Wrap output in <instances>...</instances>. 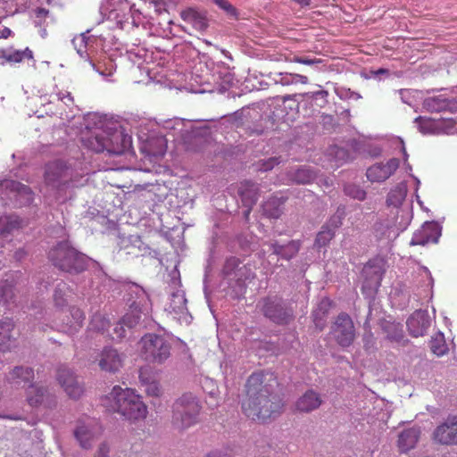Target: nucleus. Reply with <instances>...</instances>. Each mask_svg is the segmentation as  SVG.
Returning <instances> with one entry per match:
<instances>
[{"mask_svg": "<svg viewBox=\"0 0 457 457\" xmlns=\"http://www.w3.org/2000/svg\"><path fill=\"white\" fill-rule=\"evenodd\" d=\"M399 165L400 161L397 158H392L385 164L376 163L367 170V179L372 183L383 182L395 172Z\"/></svg>", "mask_w": 457, "mask_h": 457, "instance_id": "obj_14", "label": "nucleus"}, {"mask_svg": "<svg viewBox=\"0 0 457 457\" xmlns=\"http://www.w3.org/2000/svg\"><path fill=\"white\" fill-rule=\"evenodd\" d=\"M364 283L361 288L362 293L368 291H377L381 285L383 272L379 267L366 264L362 270Z\"/></svg>", "mask_w": 457, "mask_h": 457, "instance_id": "obj_19", "label": "nucleus"}, {"mask_svg": "<svg viewBox=\"0 0 457 457\" xmlns=\"http://www.w3.org/2000/svg\"><path fill=\"white\" fill-rule=\"evenodd\" d=\"M315 174L308 168H301L295 170L291 179L298 184H307L312 181Z\"/></svg>", "mask_w": 457, "mask_h": 457, "instance_id": "obj_34", "label": "nucleus"}, {"mask_svg": "<svg viewBox=\"0 0 457 457\" xmlns=\"http://www.w3.org/2000/svg\"><path fill=\"white\" fill-rule=\"evenodd\" d=\"M13 371H21L20 368L16 367Z\"/></svg>", "mask_w": 457, "mask_h": 457, "instance_id": "obj_58", "label": "nucleus"}, {"mask_svg": "<svg viewBox=\"0 0 457 457\" xmlns=\"http://www.w3.org/2000/svg\"><path fill=\"white\" fill-rule=\"evenodd\" d=\"M32 58L33 53L29 47H26L24 50H15L12 47L0 49V64L2 65L5 62L19 63L24 59Z\"/></svg>", "mask_w": 457, "mask_h": 457, "instance_id": "obj_22", "label": "nucleus"}, {"mask_svg": "<svg viewBox=\"0 0 457 457\" xmlns=\"http://www.w3.org/2000/svg\"><path fill=\"white\" fill-rule=\"evenodd\" d=\"M406 325L410 334L414 337H418L427 332L430 326V321L425 312L417 311L410 316Z\"/></svg>", "mask_w": 457, "mask_h": 457, "instance_id": "obj_18", "label": "nucleus"}, {"mask_svg": "<svg viewBox=\"0 0 457 457\" xmlns=\"http://www.w3.org/2000/svg\"><path fill=\"white\" fill-rule=\"evenodd\" d=\"M49 262L58 270L68 273H80L87 268V258L67 241L58 242L47 253Z\"/></svg>", "mask_w": 457, "mask_h": 457, "instance_id": "obj_5", "label": "nucleus"}, {"mask_svg": "<svg viewBox=\"0 0 457 457\" xmlns=\"http://www.w3.org/2000/svg\"><path fill=\"white\" fill-rule=\"evenodd\" d=\"M344 191L346 195L359 200L363 201L366 198V191L362 189L360 186L355 184H347L344 187Z\"/></svg>", "mask_w": 457, "mask_h": 457, "instance_id": "obj_36", "label": "nucleus"}, {"mask_svg": "<svg viewBox=\"0 0 457 457\" xmlns=\"http://www.w3.org/2000/svg\"><path fill=\"white\" fill-rule=\"evenodd\" d=\"M420 436L419 428H410L402 431L398 436L397 446L399 451L406 453L414 448Z\"/></svg>", "mask_w": 457, "mask_h": 457, "instance_id": "obj_23", "label": "nucleus"}, {"mask_svg": "<svg viewBox=\"0 0 457 457\" xmlns=\"http://www.w3.org/2000/svg\"><path fill=\"white\" fill-rule=\"evenodd\" d=\"M15 328L13 320L10 318H4L0 320V351L3 353L10 352L16 338L13 337L12 332Z\"/></svg>", "mask_w": 457, "mask_h": 457, "instance_id": "obj_20", "label": "nucleus"}, {"mask_svg": "<svg viewBox=\"0 0 457 457\" xmlns=\"http://www.w3.org/2000/svg\"><path fill=\"white\" fill-rule=\"evenodd\" d=\"M317 94H326L327 95V91L318 92Z\"/></svg>", "mask_w": 457, "mask_h": 457, "instance_id": "obj_57", "label": "nucleus"}, {"mask_svg": "<svg viewBox=\"0 0 457 457\" xmlns=\"http://www.w3.org/2000/svg\"><path fill=\"white\" fill-rule=\"evenodd\" d=\"M12 30L7 27L0 28V39H6L12 36Z\"/></svg>", "mask_w": 457, "mask_h": 457, "instance_id": "obj_49", "label": "nucleus"}, {"mask_svg": "<svg viewBox=\"0 0 457 457\" xmlns=\"http://www.w3.org/2000/svg\"><path fill=\"white\" fill-rule=\"evenodd\" d=\"M110 447L106 442H103L97 448L94 457H109Z\"/></svg>", "mask_w": 457, "mask_h": 457, "instance_id": "obj_46", "label": "nucleus"}, {"mask_svg": "<svg viewBox=\"0 0 457 457\" xmlns=\"http://www.w3.org/2000/svg\"><path fill=\"white\" fill-rule=\"evenodd\" d=\"M152 373H139V379L145 386L146 395L150 396H159L162 394L160 384L151 377Z\"/></svg>", "mask_w": 457, "mask_h": 457, "instance_id": "obj_29", "label": "nucleus"}, {"mask_svg": "<svg viewBox=\"0 0 457 457\" xmlns=\"http://www.w3.org/2000/svg\"><path fill=\"white\" fill-rule=\"evenodd\" d=\"M101 403L109 412L118 413L130 422L144 420L148 414L142 396L129 387L114 386L108 395L102 397Z\"/></svg>", "mask_w": 457, "mask_h": 457, "instance_id": "obj_2", "label": "nucleus"}, {"mask_svg": "<svg viewBox=\"0 0 457 457\" xmlns=\"http://www.w3.org/2000/svg\"><path fill=\"white\" fill-rule=\"evenodd\" d=\"M441 236V231L436 223L427 222L419 230H417L411 241L413 245H425L428 244H436Z\"/></svg>", "mask_w": 457, "mask_h": 457, "instance_id": "obj_16", "label": "nucleus"}, {"mask_svg": "<svg viewBox=\"0 0 457 457\" xmlns=\"http://www.w3.org/2000/svg\"><path fill=\"white\" fill-rule=\"evenodd\" d=\"M83 145L96 153L107 151L120 155L132 145V137L120 129H99L82 138Z\"/></svg>", "mask_w": 457, "mask_h": 457, "instance_id": "obj_3", "label": "nucleus"}, {"mask_svg": "<svg viewBox=\"0 0 457 457\" xmlns=\"http://www.w3.org/2000/svg\"><path fill=\"white\" fill-rule=\"evenodd\" d=\"M345 154V151L344 149H338L337 152V156H343Z\"/></svg>", "mask_w": 457, "mask_h": 457, "instance_id": "obj_53", "label": "nucleus"}, {"mask_svg": "<svg viewBox=\"0 0 457 457\" xmlns=\"http://www.w3.org/2000/svg\"><path fill=\"white\" fill-rule=\"evenodd\" d=\"M81 176L66 162L56 160L46 165L44 181L56 198L65 196L68 190L78 187Z\"/></svg>", "mask_w": 457, "mask_h": 457, "instance_id": "obj_4", "label": "nucleus"}, {"mask_svg": "<svg viewBox=\"0 0 457 457\" xmlns=\"http://www.w3.org/2000/svg\"><path fill=\"white\" fill-rule=\"evenodd\" d=\"M125 325L120 321L119 324L116 325L114 328V332L117 334L118 337H125Z\"/></svg>", "mask_w": 457, "mask_h": 457, "instance_id": "obj_48", "label": "nucleus"}, {"mask_svg": "<svg viewBox=\"0 0 457 457\" xmlns=\"http://www.w3.org/2000/svg\"><path fill=\"white\" fill-rule=\"evenodd\" d=\"M1 297L4 299L5 302L11 300L13 296L12 287L11 285H4L0 287Z\"/></svg>", "mask_w": 457, "mask_h": 457, "instance_id": "obj_45", "label": "nucleus"}, {"mask_svg": "<svg viewBox=\"0 0 457 457\" xmlns=\"http://www.w3.org/2000/svg\"><path fill=\"white\" fill-rule=\"evenodd\" d=\"M102 429L96 421L88 419L87 421L79 422L74 431L75 437L82 448L88 449L92 443L101 435Z\"/></svg>", "mask_w": 457, "mask_h": 457, "instance_id": "obj_12", "label": "nucleus"}, {"mask_svg": "<svg viewBox=\"0 0 457 457\" xmlns=\"http://www.w3.org/2000/svg\"><path fill=\"white\" fill-rule=\"evenodd\" d=\"M205 457H230V456L224 453L213 452L212 453H209Z\"/></svg>", "mask_w": 457, "mask_h": 457, "instance_id": "obj_52", "label": "nucleus"}, {"mask_svg": "<svg viewBox=\"0 0 457 457\" xmlns=\"http://www.w3.org/2000/svg\"><path fill=\"white\" fill-rule=\"evenodd\" d=\"M49 15V11L43 7H38L35 10V23L37 26H42L45 23L46 19Z\"/></svg>", "mask_w": 457, "mask_h": 457, "instance_id": "obj_41", "label": "nucleus"}, {"mask_svg": "<svg viewBox=\"0 0 457 457\" xmlns=\"http://www.w3.org/2000/svg\"><path fill=\"white\" fill-rule=\"evenodd\" d=\"M238 195L245 206L253 207L259 196V187L249 180L242 181L238 187Z\"/></svg>", "mask_w": 457, "mask_h": 457, "instance_id": "obj_24", "label": "nucleus"}, {"mask_svg": "<svg viewBox=\"0 0 457 457\" xmlns=\"http://www.w3.org/2000/svg\"><path fill=\"white\" fill-rule=\"evenodd\" d=\"M110 328V321L102 314H95L90 321V328L92 330L104 333Z\"/></svg>", "mask_w": 457, "mask_h": 457, "instance_id": "obj_35", "label": "nucleus"}, {"mask_svg": "<svg viewBox=\"0 0 457 457\" xmlns=\"http://www.w3.org/2000/svg\"><path fill=\"white\" fill-rule=\"evenodd\" d=\"M17 378H19L21 381H17V383L21 384L23 382L22 387H25L26 384L29 381V378L27 377H23L22 375H25V373H16ZM29 372H27L26 375H29Z\"/></svg>", "mask_w": 457, "mask_h": 457, "instance_id": "obj_51", "label": "nucleus"}, {"mask_svg": "<svg viewBox=\"0 0 457 457\" xmlns=\"http://www.w3.org/2000/svg\"><path fill=\"white\" fill-rule=\"evenodd\" d=\"M403 154H404L405 156H407V153H406V150H405V148H404V147H403Z\"/></svg>", "mask_w": 457, "mask_h": 457, "instance_id": "obj_55", "label": "nucleus"}, {"mask_svg": "<svg viewBox=\"0 0 457 457\" xmlns=\"http://www.w3.org/2000/svg\"><path fill=\"white\" fill-rule=\"evenodd\" d=\"M261 304L263 315L274 323L287 324L292 320L293 312L285 308L281 299L278 297H265Z\"/></svg>", "mask_w": 457, "mask_h": 457, "instance_id": "obj_10", "label": "nucleus"}, {"mask_svg": "<svg viewBox=\"0 0 457 457\" xmlns=\"http://www.w3.org/2000/svg\"><path fill=\"white\" fill-rule=\"evenodd\" d=\"M214 3L221 9L227 12L228 14L235 16L237 14L236 8L227 0H214Z\"/></svg>", "mask_w": 457, "mask_h": 457, "instance_id": "obj_42", "label": "nucleus"}, {"mask_svg": "<svg viewBox=\"0 0 457 457\" xmlns=\"http://www.w3.org/2000/svg\"><path fill=\"white\" fill-rule=\"evenodd\" d=\"M57 379L71 398L77 399L83 394V386L77 381L74 373H60Z\"/></svg>", "mask_w": 457, "mask_h": 457, "instance_id": "obj_21", "label": "nucleus"}, {"mask_svg": "<svg viewBox=\"0 0 457 457\" xmlns=\"http://www.w3.org/2000/svg\"><path fill=\"white\" fill-rule=\"evenodd\" d=\"M248 209L245 212V219H248L249 214L251 212L252 207H247Z\"/></svg>", "mask_w": 457, "mask_h": 457, "instance_id": "obj_54", "label": "nucleus"}, {"mask_svg": "<svg viewBox=\"0 0 457 457\" xmlns=\"http://www.w3.org/2000/svg\"><path fill=\"white\" fill-rule=\"evenodd\" d=\"M331 335L341 347L350 346L355 339V328L352 318L345 312H341L336 319Z\"/></svg>", "mask_w": 457, "mask_h": 457, "instance_id": "obj_9", "label": "nucleus"}, {"mask_svg": "<svg viewBox=\"0 0 457 457\" xmlns=\"http://www.w3.org/2000/svg\"><path fill=\"white\" fill-rule=\"evenodd\" d=\"M430 350L436 356H443L448 352V345L443 333L435 334L429 342Z\"/></svg>", "mask_w": 457, "mask_h": 457, "instance_id": "obj_30", "label": "nucleus"}, {"mask_svg": "<svg viewBox=\"0 0 457 457\" xmlns=\"http://www.w3.org/2000/svg\"><path fill=\"white\" fill-rule=\"evenodd\" d=\"M239 264V260L235 258V257H232L228 260H227L226 262V265H225V269L228 270H234L235 268H237Z\"/></svg>", "mask_w": 457, "mask_h": 457, "instance_id": "obj_47", "label": "nucleus"}, {"mask_svg": "<svg viewBox=\"0 0 457 457\" xmlns=\"http://www.w3.org/2000/svg\"><path fill=\"white\" fill-rule=\"evenodd\" d=\"M273 253L280 256L285 260L294 258L301 248V242L299 240H291L287 245H279L278 242L270 244Z\"/></svg>", "mask_w": 457, "mask_h": 457, "instance_id": "obj_25", "label": "nucleus"}, {"mask_svg": "<svg viewBox=\"0 0 457 457\" xmlns=\"http://www.w3.org/2000/svg\"><path fill=\"white\" fill-rule=\"evenodd\" d=\"M296 80L295 82H300L301 84H308L309 79L306 76L301 74H294L292 75Z\"/></svg>", "mask_w": 457, "mask_h": 457, "instance_id": "obj_50", "label": "nucleus"}, {"mask_svg": "<svg viewBox=\"0 0 457 457\" xmlns=\"http://www.w3.org/2000/svg\"><path fill=\"white\" fill-rule=\"evenodd\" d=\"M54 299L55 305L59 307L55 312V317L59 320L56 323L60 329L66 333H74L82 326L85 320V314L82 310L76 306L65 308L66 299L62 294V289L57 287L54 291Z\"/></svg>", "mask_w": 457, "mask_h": 457, "instance_id": "obj_7", "label": "nucleus"}, {"mask_svg": "<svg viewBox=\"0 0 457 457\" xmlns=\"http://www.w3.org/2000/svg\"><path fill=\"white\" fill-rule=\"evenodd\" d=\"M293 61L297 63L304 64V65H312L316 63H320V59H312L309 57H303V56H295Z\"/></svg>", "mask_w": 457, "mask_h": 457, "instance_id": "obj_44", "label": "nucleus"}, {"mask_svg": "<svg viewBox=\"0 0 457 457\" xmlns=\"http://www.w3.org/2000/svg\"><path fill=\"white\" fill-rule=\"evenodd\" d=\"M241 408L247 418L264 423L284 411L285 401L271 385L264 384V373H252L245 384Z\"/></svg>", "mask_w": 457, "mask_h": 457, "instance_id": "obj_1", "label": "nucleus"}, {"mask_svg": "<svg viewBox=\"0 0 457 457\" xmlns=\"http://www.w3.org/2000/svg\"><path fill=\"white\" fill-rule=\"evenodd\" d=\"M140 353L144 360L153 363H162L170 353V345L162 336L146 334L140 340Z\"/></svg>", "mask_w": 457, "mask_h": 457, "instance_id": "obj_8", "label": "nucleus"}, {"mask_svg": "<svg viewBox=\"0 0 457 457\" xmlns=\"http://www.w3.org/2000/svg\"><path fill=\"white\" fill-rule=\"evenodd\" d=\"M27 401L31 406L53 408L56 405V397L43 386L31 384L27 389Z\"/></svg>", "mask_w": 457, "mask_h": 457, "instance_id": "obj_13", "label": "nucleus"}, {"mask_svg": "<svg viewBox=\"0 0 457 457\" xmlns=\"http://www.w3.org/2000/svg\"><path fill=\"white\" fill-rule=\"evenodd\" d=\"M202 405L191 393H185L176 399L172 405L173 428L179 431H184L200 421Z\"/></svg>", "mask_w": 457, "mask_h": 457, "instance_id": "obj_6", "label": "nucleus"}, {"mask_svg": "<svg viewBox=\"0 0 457 457\" xmlns=\"http://www.w3.org/2000/svg\"><path fill=\"white\" fill-rule=\"evenodd\" d=\"M51 97L54 99H57L62 101L65 105L69 106L73 104V97L71 96V92L67 90H56L52 93Z\"/></svg>", "mask_w": 457, "mask_h": 457, "instance_id": "obj_38", "label": "nucleus"}, {"mask_svg": "<svg viewBox=\"0 0 457 457\" xmlns=\"http://www.w3.org/2000/svg\"><path fill=\"white\" fill-rule=\"evenodd\" d=\"M433 438L441 445H457V415L449 416L438 425L434 430Z\"/></svg>", "mask_w": 457, "mask_h": 457, "instance_id": "obj_11", "label": "nucleus"}, {"mask_svg": "<svg viewBox=\"0 0 457 457\" xmlns=\"http://www.w3.org/2000/svg\"><path fill=\"white\" fill-rule=\"evenodd\" d=\"M335 235V231L328 228V226H322L320 231L316 236L314 246L321 248L328 245Z\"/></svg>", "mask_w": 457, "mask_h": 457, "instance_id": "obj_31", "label": "nucleus"}, {"mask_svg": "<svg viewBox=\"0 0 457 457\" xmlns=\"http://www.w3.org/2000/svg\"><path fill=\"white\" fill-rule=\"evenodd\" d=\"M139 316H135L133 314L127 313L126 315L123 316L121 321L126 327L131 328L139 322Z\"/></svg>", "mask_w": 457, "mask_h": 457, "instance_id": "obj_43", "label": "nucleus"}, {"mask_svg": "<svg viewBox=\"0 0 457 457\" xmlns=\"http://www.w3.org/2000/svg\"><path fill=\"white\" fill-rule=\"evenodd\" d=\"M179 0H151L158 12L166 11L168 7L178 4Z\"/></svg>", "mask_w": 457, "mask_h": 457, "instance_id": "obj_40", "label": "nucleus"}, {"mask_svg": "<svg viewBox=\"0 0 457 457\" xmlns=\"http://www.w3.org/2000/svg\"><path fill=\"white\" fill-rule=\"evenodd\" d=\"M344 216H345L344 211L337 209L336 213L333 214L329 218L328 223L325 224L324 226H328V228H330L331 229H333L336 232V230L338 228H340L341 225L343 224Z\"/></svg>", "mask_w": 457, "mask_h": 457, "instance_id": "obj_37", "label": "nucleus"}, {"mask_svg": "<svg viewBox=\"0 0 457 457\" xmlns=\"http://www.w3.org/2000/svg\"><path fill=\"white\" fill-rule=\"evenodd\" d=\"M332 305L333 302L329 298L325 297L320 300L317 309L312 312L313 320L316 326L320 327V329L324 327V318L327 316Z\"/></svg>", "mask_w": 457, "mask_h": 457, "instance_id": "obj_28", "label": "nucleus"}, {"mask_svg": "<svg viewBox=\"0 0 457 457\" xmlns=\"http://www.w3.org/2000/svg\"><path fill=\"white\" fill-rule=\"evenodd\" d=\"M323 403L320 394L313 389H308L295 402V410L299 412L309 413L319 409Z\"/></svg>", "mask_w": 457, "mask_h": 457, "instance_id": "obj_17", "label": "nucleus"}, {"mask_svg": "<svg viewBox=\"0 0 457 457\" xmlns=\"http://www.w3.org/2000/svg\"><path fill=\"white\" fill-rule=\"evenodd\" d=\"M21 226V220L17 216H4L0 218L1 234H7Z\"/></svg>", "mask_w": 457, "mask_h": 457, "instance_id": "obj_33", "label": "nucleus"}, {"mask_svg": "<svg viewBox=\"0 0 457 457\" xmlns=\"http://www.w3.org/2000/svg\"><path fill=\"white\" fill-rule=\"evenodd\" d=\"M280 163V160L278 157H271L267 160L261 161L259 162L258 170L261 171H268L272 170L276 165Z\"/></svg>", "mask_w": 457, "mask_h": 457, "instance_id": "obj_39", "label": "nucleus"}, {"mask_svg": "<svg viewBox=\"0 0 457 457\" xmlns=\"http://www.w3.org/2000/svg\"><path fill=\"white\" fill-rule=\"evenodd\" d=\"M286 199L272 196L262 204L263 214L269 218L278 219L282 214V205Z\"/></svg>", "mask_w": 457, "mask_h": 457, "instance_id": "obj_27", "label": "nucleus"}, {"mask_svg": "<svg viewBox=\"0 0 457 457\" xmlns=\"http://www.w3.org/2000/svg\"><path fill=\"white\" fill-rule=\"evenodd\" d=\"M124 361L125 355L112 347L104 348L98 357V365L103 371H119Z\"/></svg>", "mask_w": 457, "mask_h": 457, "instance_id": "obj_15", "label": "nucleus"}, {"mask_svg": "<svg viewBox=\"0 0 457 457\" xmlns=\"http://www.w3.org/2000/svg\"><path fill=\"white\" fill-rule=\"evenodd\" d=\"M386 338L398 345H404L406 342L403 328L395 324H391L386 328Z\"/></svg>", "mask_w": 457, "mask_h": 457, "instance_id": "obj_32", "label": "nucleus"}, {"mask_svg": "<svg viewBox=\"0 0 457 457\" xmlns=\"http://www.w3.org/2000/svg\"><path fill=\"white\" fill-rule=\"evenodd\" d=\"M431 102L434 103V102H436V100L435 99L428 100V104H430Z\"/></svg>", "mask_w": 457, "mask_h": 457, "instance_id": "obj_56", "label": "nucleus"}, {"mask_svg": "<svg viewBox=\"0 0 457 457\" xmlns=\"http://www.w3.org/2000/svg\"><path fill=\"white\" fill-rule=\"evenodd\" d=\"M180 17L187 24L198 31L204 30L207 27L206 19L197 11L188 8L180 12Z\"/></svg>", "mask_w": 457, "mask_h": 457, "instance_id": "obj_26", "label": "nucleus"}]
</instances>
